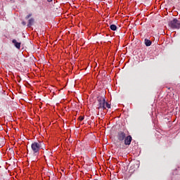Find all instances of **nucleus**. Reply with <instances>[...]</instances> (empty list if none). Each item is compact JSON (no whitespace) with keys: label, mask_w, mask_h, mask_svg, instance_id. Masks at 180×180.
Wrapping results in <instances>:
<instances>
[{"label":"nucleus","mask_w":180,"mask_h":180,"mask_svg":"<svg viewBox=\"0 0 180 180\" xmlns=\"http://www.w3.org/2000/svg\"><path fill=\"white\" fill-rule=\"evenodd\" d=\"M21 23H22V25H23V26H26V22L22 21Z\"/></svg>","instance_id":"obj_13"},{"label":"nucleus","mask_w":180,"mask_h":180,"mask_svg":"<svg viewBox=\"0 0 180 180\" xmlns=\"http://www.w3.org/2000/svg\"><path fill=\"white\" fill-rule=\"evenodd\" d=\"M34 155H39L40 150H43V143L34 142L31 145Z\"/></svg>","instance_id":"obj_1"},{"label":"nucleus","mask_w":180,"mask_h":180,"mask_svg":"<svg viewBox=\"0 0 180 180\" xmlns=\"http://www.w3.org/2000/svg\"><path fill=\"white\" fill-rule=\"evenodd\" d=\"M79 120L82 122V120H84V117H79Z\"/></svg>","instance_id":"obj_14"},{"label":"nucleus","mask_w":180,"mask_h":180,"mask_svg":"<svg viewBox=\"0 0 180 180\" xmlns=\"http://www.w3.org/2000/svg\"><path fill=\"white\" fill-rule=\"evenodd\" d=\"M153 42H151V40L148 39H145V45L146 46V47H150V46H151Z\"/></svg>","instance_id":"obj_8"},{"label":"nucleus","mask_w":180,"mask_h":180,"mask_svg":"<svg viewBox=\"0 0 180 180\" xmlns=\"http://www.w3.org/2000/svg\"><path fill=\"white\" fill-rule=\"evenodd\" d=\"M12 43H13V44H14L15 49L20 50V44H21L20 42H18V41H16V39H13Z\"/></svg>","instance_id":"obj_6"},{"label":"nucleus","mask_w":180,"mask_h":180,"mask_svg":"<svg viewBox=\"0 0 180 180\" xmlns=\"http://www.w3.org/2000/svg\"><path fill=\"white\" fill-rule=\"evenodd\" d=\"M117 137L119 141H123L126 139V133L123 131H120L117 133Z\"/></svg>","instance_id":"obj_4"},{"label":"nucleus","mask_w":180,"mask_h":180,"mask_svg":"<svg viewBox=\"0 0 180 180\" xmlns=\"http://www.w3.org/2000/svg\"><path fill=\"white\" fill-rule=\"evenodd\" d=\"M47 2H53V0H46Z\"/></svg>","instance_id":"obj_16"},{"label":"nucleus","mask_w":180,"mask_h":180,"mask_svg":"<svg viewBox=\"0 0 180 180\" xmlns=\"http://www.w3.org/2000/svg\"><path fill=\"white\" fill-rule=\"evenodd\" d=\"M20 82V79L18 80V82Z\"/></svg>","instance_id":"obj_17"},{"label":"nucleus","mask_w":180,"mask_h":180,"mask_svg":"<svg viewBox=\"0 0 180 180\" xmlns=\"http://www.w3.org/2000/svg\"><path fill=\"white\" fill-rule=\"evenodd\" d=\"M124 140L125 146H130V144H131V140H133V139L131 138V136L129 135L127 136H125V139Z\"/></svg>","instance_id":"obj_5"},{"label":"nucleus","mask_w":180,"mask_h":180,"mask_svg":"<svg viewBox=\"0 0 180 180\" xmlns=\"http://www.w3.org/2000/svg\"><path fill=\"white\" fill-rule=\"evenodd\" d=\"M31 16H32V13L28 14V15L25 17L26 20H27V19H29L30 18H31Z\"/></svg>","instance_id":"obj_12"},{"label":"nucleus","mask_w":180,"mask_h":180,"mask_svg":"<svg viewBox=\"0 0 180 180\" xmlns=\"http://www.w3.org/2000/svg\"><path fill=\"white\" fill-rule=\"evenodd\" d=\"M169 26L172 29H180V21L176 18H174L169 22Z\"/></svg>","instance_id":"obj_2"},{"label":"nucleus","mask_w":180,"mask_h":180,"mask_svg":"<svg viewBox=\"0 0 180 180\" xmlns=\"http://www.w3.org/2000/svg\"><path fill=\"white\" fill-rule=\"evenodd\" d=\"M34 25V18H32L28 20L27 27H32Z\"/></svg>","instance_id":"obj_7"},{"label":"nucleus","mask_w":180,"mask_h":180,"mask_svg":"<svg viewBox=\"0 0 180 180\" xmlns=\"http://www.w3.org/2000/svg\"><path fill=\"white\" fill-rule=\"evenodd\" d=\"M105 108H108V109H110V104L109 103L105 101Z\"/></svg>","instance_id":"obj_11"},{"label":"nucleus","mask_w":180,"mask_h":180,"mask_svg":"<svg viewBox=\"0 0 180 180\" xmlns=\"http://www.w3.org/2000/svg\"><path fill=\"white\" fill-rule=\"evenodd\" d=\"M110 30H112V32H116V30H117V26L115 24H112L110 25Z\"/></svg>","instance_id":"obj_9"},{"label":"nucleus","mask_w":180,"mask_h":180,"mask_svg":"<svg viewBox=\"0 0 180 180\" xmlns=\"http://www.w3.org/2000/svg\"><path fill=\"white\" fill-rule=\"evenodd\" d=\"M101 115H103V116H105V115H106V112L102 111Z\"/></svg>","instance_id":"obj_15"},{"label":"nucleus","mask_w":180,"mask_h":180,"mask_svg":"<svg viewBox=\"0 0 180 180\" xmlns=\"http://www.w3.org/2000/svg\"><path fill=\"white\" fill-rule=\"evenodd\" d=\"M97 109H103V110H105V109H106V106H105V104H103V105L100 106V107H97Z\"/></svg>","instance_id":"obj_10"},{"label":"nucleus","mask_w":180,"mask_h":180,"mask_svg":"<svg viewBox=\"0 0 180 180\" xmlns=\"http://www.w3.org/2000/svg\"><path fill=\"white\" fill-rule=\"evenodd\" d=\"M97 102L98 103V108L105 105L106 103V99L103 96H98L97 97Z\"/></svg>","instance_id":"obj_3"}]
</instances>
